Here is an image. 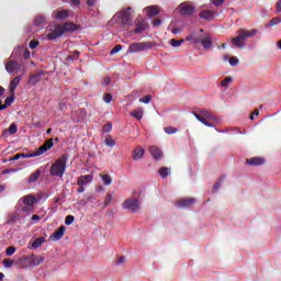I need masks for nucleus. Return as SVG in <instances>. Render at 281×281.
<instances>
[{
    "label": "nucleus",
    "mask_w": 281,
    "mask_h": 281,
    "mask_svg": "<svg viewBox=\"0 0 281 281\" xmlns=\"http://www.w3.org/2000/svg\"><path fill=\"white\" fill-rule=\"evenodd\" d=\"M71 3H74L76 7L80 5V0H71Z\"/></svg>",
    "instance_id": "338daca9"
},
{
    "label": "nucleus",
    "mask_w": 281,
    "mask_h": 281,
    "mask_svg": "<svg viewBox=\"0 0 281 281\" xmlns=\"http://www.w3.org/2000/svg\"><path fill=\"white\" fill-rule=\"evenodd\" d=\"M45 16H43V15H37L36 18H35V21H34V25L36 26V27H41V25H45Z\"/></svg>",
    "instance_id": "c756f323"
},
{
    "label": "nucleus",
    "mask_w": 281,
    "mask_h": 281,
    "mask_svg": "<svg viewBox=\"0 0 281 281\" xmlns=\"http://www.w3.org/2000/svg\"><path fill=\"white\" fill-rule=\"evenodd\" d=\"M23 159H32L33 157H38L36 151L31 153V154H21Z\"/></svg>",
    "instance_id": "49530a36"
},
{
    "label": "nucleus",
    "mask_w": 281,
    "mask_h": 281,
    "mask_svg": "<svg viewBox=\"0 0 281 281\" xmlns=\"http://www.w3.org/2000/svg\"><path fill=\"white\" fill-rule=\"evenodd\" d=\"M68 16H69V12L67 10L58 11L55 14V19H57V21H63L64 19H67Z\"/></svg>",
    "instance_id": "cd10ccee"
},
{
    "label": "nucleus",
    "mask_w": 281,
    "mask_h": 281,
    "mask_svg": "<svg viewBox=\"0 0 281 281\" xmlns=\"http://www.w3.org/2000/svg\"><path fill=\"white\" fill-rule=\"evenodd\" d=\"M43 76H45V71H40L37 74H33L30 76L29 85L36 87L41 80H43Z\"/></svg>",
    "instance_id": "9d476101"
},
{
    "label": "nucleus",
    "mask_w": 281,
    "mask_h": 281,
    "mask_svg": "<svg viewBox=\"0 0 281 281\" xmlns=\"http://www.w3.org/2000/svg\"><path fill=\"white\" fill-rule=\"evenodd\" d=\"M15 251H16V248L14 246H10L7 248L5 254H7V256H13V254H15Z\"/></svg>",
    "instance_id": "de8ad7c7"
},
{
    "label": "nucleus",
    "mask_w": 281,
    "mask_h": 281,
    "mask_svg": "<svg viewBox=\"0 0 281 281\" xmlns=\"http://www.w3.org/2000/svg\"><path fill=\"white\" fill-rule=\"evenodd\" d=\"M111 85V77H104L102 81V87H109Z\"/></svg>",
    "instance_id": "6e6d98bb"
},
{
    "label": "nucleus",
    "mask_w": 281,
    "mask_h": 281,
    "mask_svg": "<svg viewBox=\"0 0 281 281\" xmlns=\"http://www.w3.org/2000/svg\"><path fill=\"white\" fill-rule=\"evenodd\" d=\"M144 153L145 150L142 147H136L132 153L134 161H138V159H142L144 157Z\"/></svg>",
    "instance_id": "a211bd4d"
},
{
    "label": "nucleus",
    "mask_w": 281,
    "mask_h": 281,
    "mask_svg": "<svg viewBox=\"0 0 281 281\" xmlns=\"http://www.w3.org/2000/svg\"><path fill=\"white\" fill-rule=\"evenodd\" d=\"M169 170H170V169H168V167H161V168L159 169L158 172H159L161 179H166V178L170 175Z\"/></svg>",
    "instance_id": "473e14b6"
},
{
    "label": "nucleus",
    "mask_w": 281,
    "mask_h": 281,
    "mask_svg": "<svg viewBox=\"0 0 281 281\" xmlns=\"http://www.w3.org/2000/svg\"><path fill=\"white\" fill-rule=\"evenodd\" d=\"M77 192L79 194H82V192H85V186H79V188L77 189Z\"/></svg>",
    "instance_id": "e2e57ef3"
},
{
    "label": "nucleus",
    "mask_w": 281,
    "mask_h": 281,
    "mask_svg": "<svg viewBox=\"0 0 281 281\" xmlns=\"http://www.w3.org/2000/svg\"><path fill=\"white\" fill-rule=\"evenodd\" d=\"M201 115H204V120L209 124H218V117L212 114V112H209L207 110H202Z\"/></svg>",
    "instance_id": "1a4fd4ad"
},
{
    "label": "nucleus",
    "mask_w": 281,
    "mask_h": 281,
    "mask_svg": "<svg viewBox=\"0 0 281 281\" xmlns=\"http://www.w3.org/2000/svg\"><path fill=\"white\" fill-rule=\"evenodd\" d=\"M229 65L232 67H238V59H237V57H231Z\"/></svg>",
    "instance_id": "603ef678"
},
{
    "label": "nucleus",
    "mask_w": 281,
    "mask_h": 281,
    "mask_svg": "<svg viewBox=\"0 0 281 281\" xmlns=\"http://www.w3.org/2000/svg\"><path fill=\"white\" fill-rule=\"evenodd\" d=\"M258 34L257 29H252L250 31H247L246 29H239L237 31V36L233 37L231 41L234 45V47H237V49H243L245 47L244 41H247V38H254Z\"/></svg>",
    "instance_id": "f257e3e1"
},
{
    "label": "nucleus",
    "mask_w": 281,
    "mask_h": 281,
    "mask_svg": "<svg viewBox=\"0 0 281 281\" xmlns=\"http://www.w3.org/2000/svg\"><path fill=\"white\" fill-rule=\"evenodd\" d=\"M246 164L248 166H262V164H265V159L260 157H254V158L246 159Z\"/></svg>",
    "instance_id": "f3484780"
},
{
    "label": "nucleus",
    "mask_w": 281,
    "mask_h": 281,
    "mask_svg": "<svg viewBox=\"0 0 281 281\" xmlns=\"http://www.w3.org/2000/svg\"><path fill=\"white\" fill-rule=\"evenodd\" d=\"M41 175H43V170L41 169L35 170V172L29 177L27 183H36Z\"/></svg>",
    "instance_id": "4be33fe9"
},
{
    "label": "nucleus",
    "mask_w": 281,
    "mask_h": 281,
    "mask_svg": "<svg viewBox=\"0 0 281 281\" xmlns=\"http://www.w3.org/2000/svg\"><path fill=\"white\" fill-rule=\"evenodd\" d=\"M5 109H8L7 104H3V101L0 100V111H5Z\"/></svg>",
    "instance_id": "052dcab7"
},
{
    "label": "nucleus",
    "mask_w": 281,
    "mask_h": 281,
    "mask_svg": "<svg viewBox=\"0 0 281 281\" xmlns=\"http://www.w3.org/2000/svg\"><path fill=\"white\" fill-rule=\"evenodd\" d=\"M21 154H15L12 158L9 159V161H19L21 159Z\"/></svg>",
    "instance_id": "4d7b16f0"
},
{
    "label": "nucleus",
    "mask_w": 281,
    "mask_h": 281,
    "mask_svg": "<svg viewBox=\"0 0 281 281\" xmlns=\"http://www.w3.org/2000/svg\"><path fill=\"white\" fill-rule=\"evenodd\" d=\"M4 104L10 108L12 106V104H14V92H11V95L8 97L5 100H4Z\"/></svg>",
    "instance_id": "c9c22d12"
},
{
    "label": "nucleus",
    "mask_w": 281,
    "mask_h": 281,
    "mask_svg": "<svg viewBox=\"0 0 281 281\" xmlns=\"http://www.w3.org/2000/svg\"><path fill=\"white\" fill-rule=\"evenodd\" d=\"M27 260L32 267H38V265H43V262H45V258H43L42 256H36L34 254H32L27 258Z\"/></svg>",
    "instance_id": "f8f14e48"
},
{
    "label": "nucleus",
    "mask_w": 281,
    "mask_h": 281,
    "mask_svg": "<svg viewBox=\"0 0 281 281\" xmlns=\"http://www.w3.org/2000/svg\"><path fill=\"white\" fill-rule=\"evenodd\" d=\"M80 26L78 24H74L71 22H66L63 25L55 27V30L47 34V41H56V38H60L63 34L67 32H77Z\"/></svg>",
    "instance_id": "f03ea898"
},
{
    "label": "nucleus",
    "mask_w": 281,
    "mask_h": 281,
    "mask_svg": "<svg viewBox=\"0 0 281 281\" xmlns=\"http://www.w3.org/2000/svg\"><path fill=\"white\" fill-rule=\"evenodd\" d=\"M29 47H30V49H36V47H38V41L32 40V41L29 43Z\"/></svg>",
    "instance_id": "3c124183"
},
{
    "label": "nucleus",
    "mask_w": 281,
    "mask_h": 281,
    "mask_svg": "<svg viewBox=\"0 0 281 281\" xmlns=\"http://www.w3.org/2000/svg\"><path fill=\"white\" fill-rule=\"evenodd\" d=\"M103 100L105 104H111V101L113 100V95H111V93L104 94Z\"/></svg>",
    "instance_id": "8fccbe9b"
},
{
    "label": "nucleus",
    "mask_w": 281,
    "mask_h": 281,
    "mask_svg": "<svg viewBox=\"0 0 281 281\" xmlns=\"http://www.w3.org/2000/svg\"><path fill=\"white\" fill-rule=\"evenodd\" d=\"M23 203H24V205L32 206V205H34V203H36V196H34V195H25L23 198Z\"/></svg>",
    "instance_id": "393cba45"
},
{
    "label": "nucleus",
    "mask_w": 281,
    "mask_h": 281,
    "mask_svg": "<svg viewBox=\"0 0 281 281\" xmlns=\"http://www.w3.org/2000/svg\"><path fill=\"white\" fill-rule=\"evenodd\" d=\"M66 227L65 225H61L57 231H55L49 239L53 240V241H56V240H60V238H63V236H65V232H66Z\"/></svg>",
    "instance_id": "9b49d317"
},
{
    "label": "nucleus",
    "mask_w": 281,
    "mask_h": 281,
    "mask_svg": "<svg viewBox=\"0 0 281 281\" xmlns=\"http://www.w3.org/2000/svg\"><path fill=\"white\" fill-rule=\"evenodd\" d=\"M93 181V176L85 175L80 176L77 180V186H87V183H91Z\"/></svg>",
    "instance_id": "4468645a"
},
{
    "label": "nucleus",
    "mask_w": 281,
    "mask_h": 281,
    "mask_svg": "<svg viewBox=\"0 0 281 281\" xmlns=\"http://www.w3.org/2000/svg\"><path fill=\"white\" fill-rule=\"evenodd\" d=\"M150 100H153V97L150 94H147L144 98H140L139 102H142L143 104H150Z\"/></svg>",
    "instance_id": "37998d69"
},
{
    "label": "nucleus",
    "mask_w": 281,
    "mask_h": 281,
    "mask_svg": "<svg viewBox=\"0 0 281 281\" xmlns=\"http://www.w3.org/2000/svg\"><path fill=\"white\" fill-rule=\"evenodd\" d=\"M186 43V40H176V38H171L170 40V45L171 47H181V44Z\"/></svg>",
    "instance_id": "2f4dec72"
},
{
    "label": "nucleus",
    "mask_w": 281,
    "mask_h": 281,
    "mask_svg": "<svg viewBox=\"0 0 281 281\" xmlns=\"http://www.w3.org/2000/svg\"><path fill=\"white\" fill-rule=\"evenodd\" d=\"M147 16L153 18V16H157V14H159L160 10L159 7H147Z\"/></svg>",
    "instance_id": "5701e85b"
},
{
    "label": "nucleus",
    "mask_w": 281,
    "mask_h": 281,
    "mask_svg": "<svg viewBox=\"0 0 281 281\" xmlns=\"http://www.w3.org/2000/svg\"><path fill=\"white\" fill-rule=\"evenodd\" d=\"M74 221H76V217H74V215H67L65 218V224L71 225V223H74Z\"/></svg>",
    "instance_id": "09e8293b"
},
{
    "label": "nucleus",
    "mask_w": 281,
    "mask_h": 281,
    "mask_svg": "<svg viewBox=\"0 0 281 281\" xmlns=\"http://www.w3.org/2000/svg\"><path fill=\"white\" fill-rule=\"evenodd\" d=\"M2 265L5 269H10V267H12V265H14V260L13 259H4L2 261Z\"/></svg>",
    "instance_id": "a19ab883"
},
{
    "label": "nucleus",
    "mask_w": 281,
    "mask_h": 281,
    "mask_svg": "<svg viewBox=\"0 0 281 281\" xmlns=\"http://www.w3.org/2000/svg\"><path fill=\"white\" fill-rule=\"evenodd\" d=\"M178 8L182 16H191V14H194V10H195L194 5L188 2L180 3Z\"/></svg>",
    "instance_id": "0eeeda50"
},
{
    "label": "nucleus",
    "mask_w": 281,
    "mask_h": 281,
    "mask_svg": "<svg viewBox=\"0 0 281 281\" xmlns=\"http://www.w3.org/2000/svg\"><path fill=\"white\" fill-rule=\"evenodd\" d=\"M153 48V44L150 43H144V42H140V43H132L130 46H128V53L130 54H137L139 52H148V49H151Z\"/></svg>",
    "instance_id": "39448f33"
},
{
    "label": "nucleus",
    "mask_w": 281,
    "mask_h": 281,
    "mask_svg": "<svg viewBox=\"0 0 281 281\" xmlns=\"http://www.w3.org/2000/svg\"><path fill=\"white\" fill-rule=\"evenodd\" d=\"M100 178L102 179L104 186H111L113 181V179H111V176L109 175H100Z\"/></svg>",
    "instance_id": "7c9ffc66"
},
{
    "label": "nucleus",
    "mask_w": 281,
    "mask_h": 281,
    "mask_svg": "<svg viewBox=\"0 0 281 281\" xmlns=\"http://www.w3.org/2000/svg\"><path fill=\"white\" fill-rule=\"evenodd\" d=\"M119 52H122V45L120 44L112 48V50L110 52V55L114 56V54H119Z\"/></svg>",
    "instance_id": "a18cd8bd"
},
{
    "label": "nucleus",
    "mask_w": 281,
    "mask_h": 281,
    "mask_svg": "<svg viewBox=\"0 0 281 281\" xmlns=\"http://www.w3.org/2000/svg\"><path fill=\"white\" fill-rule=\"evenodd\" d=\"M80 58V52L74 50L70 56H68V60H78Z\"/></svg>",
    "instance_id": "79ce46f5"
},
{
    "label": "nucleus",
    "mask_w": 281,
    "mask_h": 281,
    "mask_svg": "<svg viewBox=\"0 0 281 281\" xmlns=\"http://www.w3.org/2000/svg\"><path fill=\"white\" fill-rule=\"evenodd\" d=\"M31 221H41V216L35 214V215L32 216Z\"/></svg>",
    "instance_id": "69168bd1"
},
{
    "label": "nucleus",
    "mask_w": 281,
    "mask_h": 281,
    "mask_svg": "<svg viewBox=\"0 0 281 281\" xmlns=\"http://www.w3.org/2000/svg\"><path fill=\"white\" fill-rule=\"evenodd\" d=\"M11 172H16V169H4L2 175H10Z\"/></svg>",
    "instance_id": "bf43d9fd"
},
{
    "label": "nucleus",
    "mask_w": 281,
    "mask_h": 281,
    "mask_svg": "<svg viewBox=\"0 0 281 281\" xmlns=\"http://www.w3.org/2000/svg\"><path fill=\"white\" fill-rule=\"evenodd\" d=\"M123 210H130V212H133L135 214V212H139V200L137 199H127L123 202L122 204Z\"/></svg>",
    "instance_id": "423d86ee"
},
{
    "label": "nucleus",
    "mask_w": 281,
    "mask_h": 281,
    "mask_svg": "<svg viewBox=\"0 0 281 281\" xmlns=\"http://www.w3.org/2000/svg\"><path fill=\"white\" fill-rule=\"evenodd\" d=\"M225 181V177L220 178L213 186V192H218V189L221 186H223V182Z\"/></svg>",
    "instance_id": "72a5a7b5"
},
{
    "label": "nucleus",
    "mask_w": 281,
    "mask_h": 281,
    "mask_svg": "<svg viewBox=\"0 0 281 281\" xmlns=\"http://www.w3.org/2000/svg\"><path fill=\"white\" fill-rule=\"evenodd\" d=\"M212 3L215 8H221L225 3V0H212Z\"/></svg>",
    "instance_id": "864d4df0"
},
{
    "label": "nucleus",
    "mask_w": 281,
    "mask_h": 281,
    "mask_svg": "<svg viewBox=\"0 0 281 281\" xmlns=\"http://www.w3.org/2000/svg\"><path fill=\"white\" fill-rule=\"evenodd\" d=\"M277 10L278 12H281V0L277 3Z\"/></svg>",
    "instance_id": "774afa93"
},
{
    "label": "nucleus",
    "mask_w": 281,
    "mask_h": 281,
    "mask_svg": "<svg viewBox=\"0 0 281 281\" xmlns=\"http://www.w3.org/2000/svg\"><path fill=\"white\" fill-rule=\"evenodd\" d=\"M153 25L154 27H159V25H161V19L154 20Z\"/></svg>",
    "instance_id": "13d9d810"
},
{
    "label": "nucleus",
    "mask_w": 281,
    "mask_h": 281,
    "mask_svg": "<svg viewBox=\"0 0 281 281\" xmlns=\"http://www.w3.org/2000/svg\"><path fill=\"white\" fill-rule=\"evenodd\" d=\"M131 10L132 8L127 7L121 12L115 13L113 16L114 21H120L122 25H131V23H133V20L131 19Z\"/></svg>",
    "instance_id": "20e7f679"
},
{
    "label": "nucleus",
    "mask_w": 281,
    "mask_h": 281,
    "mask_svg": "<svg viewBox=\"0 0 281 281\" xmlns=\"http://www.w3.org/2000/svg\"><path fill=\"white\" fill-rule=\"evenodd\" d=\"M148 27V22L146 20H142L136 23V26L134 29V34H142V32L146 31Z\"/></svg>",
    "instance_id": "ddd939ff"
},
{
    "label": "nucleus",
    "mask_w": 281,
    "mask_h": 281,
    "mask_svg": "<svg viewBox=\"0 0 281 281\" xmlns=\"http://www.w3.org/2000/svg\"><path fill=\"white\" fill-rule=\"evenodd\" d=\"M21 80H23L22 76H16L13 78L10 82V93H14L16 91V87L21 83Z\"/></svg>",
    "instance_id": "dca6fc26"
},
{
    "label": "nucleus",
    "mask_w": 281,
    "mask_h": 281,
    "mask_svg": "<svg viewBox=\"0 0 281 281\" xmlns=\"http://www.w3.org/2000/svg\"><path fill=\"white\" fill-rule=\"evenodd\" d=\"M19 131V127L12 123L10 126H9V135H15V133Z\"/></svg>",
    "instance_id": "c03bdc74"
},
{
    "label": "nucleus",
    "mask_w": 281,
    "mask_h": 281,
    "mask_svg": "<svg viewBox=\"0 0 281 281\" xmlns=\"http://www.w3.org/2000/svg\"><path fill=\"white\" fill-rule=\"evenodd\" d=\"M200 19H203L204 21H212V19H214V11H210V10L201 11Z\"/></svg>",
    "instance_id": "6ab92c4d"
},
{
    "label": "nucleus",
    "mask_w": 281,
    "mask_h": 281,
    "mask_svg": "<svg viewBox=\"0 0 281 281\" xmlns=\"http://www.w3.org/2000/svg\"><path fill=\"white\" fill-rule=\"evenodd\" d=\"M112 130H113V125L111 123H108L103 126L104 133H111Z\"/></svg>",
    "instance_id": "5fc2aeb1"
},
{
    "label": "nucleus",
    "mask_w": 281,
    "mask_h": 281,
    "mask_svg": "<svg viewBox=\"0 0 281 281\" xmlns=\"http://www.w3.org/2000/svg\"><path fill=\"white\" fill-rule=\"evenodd\" d=\"M69 156L67 154L61 155L55 162L50 166V177H58L63 179L65 170L67 169V160Z\"/></svg>",
    "instance_id": "7ed1b4c3"
},
{
    "label": "nucleus",
    "mask_w": 281,
    "mask_h": 281,
    "mask_svg": "<svg viewBox=\"0 0 281 281\" xmlns=\"http://www.w3.org/2000/svg\"><path fill=\"white\" fill-rule=\"evenodd\" d=\"M19 67V63H16V60H9L5 64V70L8 71V74H14V70Z\"/></svg>",
    "instance_id": "aec40b11"
},
{
    "label": "nucleus",
    "mask_w": 281,
    "mask_h": 281,
    "mask_svg": "<svg viewBox=\"0 0 281 281\" xmlns=\"http://www.w3.org/2000/svg\"><path fill=\"white\" fill-rule=\"evenodd\" d=\"M113 203V194L106 193L104 199V207H108V205H111Z\"/></svg>",
    "instance_id": "4c0bfd02"
},
{
    "label": "nucleus",
    "mask_w": 281,
    "mask_h": 281,
    "mask_svg": "<svg viewBox=\"0 0 281 281\" xmlns=\"http://www.w3.org/2000/svg\"><path fill=\"white\" fill-rule=\"evenodd\" d=\"M54 147V138L47 139L40 148L35 150V154L37 157H41V155H45L47 150H50Z\"/></svg>",
    "instance_id": "6e6552de"
},
{
    "label": "nucleus",
    "mask_w": 281,
    "mask_h": 281,
    "mask_svg": "<svg viewBox=\"0 0 281 281\" xmlns=\"http://www.w3.org/2000/svg\"><path fill=\"white\" fill-rule=\"evenodd\" d=\"M124 262V257H119V259L116 260V265H123Z\"/></svg>",
    "instance_id": "0e129e2a"
},
{
    "label": "nucleus",
    "mask_w": 281,
    "mask_h": 281,
    "mask_svg": "<svg viewBox=\"0 0 281 281\" xmlns=\"http://www.w3.org/2000/svg\"><path fill=\"white\" fill-rule=\"evenodd\" d=\"M131 116L135 117V120H138V122L144 117V110L137 109L131 112Z\"/></svg>",
    "instance_id": "a878e982"
},
{
    "label": "nucleus",
    "mask_w": 281,
    "mask_h": 281,
    "mask_svg": "<svg viewBox=\"0 0 281 281\" xmlns=\"http://www.w3.org/2000/svg\"><path fill=\"white\" fill-rule=\"evenodd\" d=\"M164 131L167 135H175V133H179V130L172 126L165 127Z\"/></svg>",
    "instance_id": "f704fd0d"
},
{
    "label": "nucleus",
    "mask_w": 281,
    "mask_h": 281,
    "mask_svg": "<svg viewBox=\"0 0 281 281\" xmlns=\"http://www.w3.org/2000/svg\"><path fill=\"white\" fill-rule=\"evenodd\" d=\"M43 243H47V240L45 239V237H37V238L32 243L33 249H38V247H41V246L43 245Z\"/></svg>",
    "instance_id": "bb28decb"
},
{
    "label": "nucleus",
    "mask_w": 281,
    "mask_h": 281,
    "mask_svg": "<svg viewBox=\"0 0 281 281\" xmlns=\"http://www.w3.org/2000/svg\"><path fill=\"white\" fill-rule=\"evenodd\" d=\"M194 117H196V120L199 122H201V124H204V126H207L209 128H213L214 127V124L209 123L207 121H205V117H204L203 114L201 115V114L194 113Z\"/></svg>",
    "instance_id": "b1692460"
},
{
    "label": "nucleus",
    "mask_w": 281,
    "mask_h": 281,
    "mask_svg": "<svg viewBox=\"0 0 281 281\" xmlns=\"http://www.w3.org/2000/svg\"><path fill=\"white\" fill-rule=\"evenodd\" d=\"M196 200L190 198V199H183L177 202L178 207H192L194 205Z\"/></svg>",
    "instance_id": "2eb2a0df"
},
{
    "label": "nucleus",
    "mask_w": 281,
    "mask_h": 281,
    "mask_svg": "<svg viewBox=\"0 0 281 281\" xmlns=\"http://www.w3.org/2000/svg\"><path fill=\"white\" fill-rule=\"evenodd\" d=\"M279 23H281V19L273 18L272 20L269 21V23L267 24V27H274V25H279Z\"/></svg>",
    "instance_id": "e433bc0d"
},
{
    "label": "nucleus",
    "mask_w": 281,
    "mask_h": 281,
    "mask_svg": "<svg viewBox=\"0 0 281 281\" xmlns=\"http://www.w3.org/2000/svg\"><path fill=\"white\" fill-rule=\"evenodd\" d=\"M233 78L232 77H226L222 82V87H224L225 89H227L229 87V82H233Z\"/></svg>",
    "instance_id": "ea45409f"
},
{
    "label": "nucleus",
    "mask_w": 281,
    "mask_h": 281,
    "mask_svg": "<svg viewBox=\"0 0 281 281\" xmlns=\"http://www.w3.org/2000/svg\"><path fill=\"white\" fill-rule=\"evenodd\" d=\"M87 5L93 8V5H95V0H87Z\"/></svg>",
    "instance_id": "680f3d73"
},
{
    "label": "nucleus",
    "mask_w": 281,
    "mask_h": 281,
    "mask_svg": "<svg viewBox=\"0 0 281 281\" xmlns=\"http://www.w3.org/2000/svg\"><path fill=\"white\" fill-rule=\"evenodd\" d=\"M201 45L204 49H210V47H212V37H205L204 40H201Z\"/></svg>",
    "instance_id": "c85d7f7f"
},
{
    "label": "nucleus",
    "mask_w": 281,
    "mask_h": 281,
    "mask_svg": "<svg viewBox=\"0 0 281 281\" xmlns=\"http://www.w3.org/2000/svg\"><path fill=\"white\" fill-rule=\"evenodd\" d=\"M149 153L150 155L154 157V159H161L162 157V153H161V149L155 147V146H150L149 147Z\"/></svg>",
    "instance_id": "412c9836"
},
{
    "label": "nucleus",
    "mask_w": 281,
    "mask_h": 281,
    "mask_svg": "<svg viewBox=\"0 0 281 281\" xmlns=\"http://www.w3.org/2000/svg\"><path fill=\"white\" fill-rule=\"evenodd\" d=\"M105 146H109V148H113L115 146V140L111 138V136L105 137Z\"/></svg>",
    "instance_id": "58836bf2"
}]
</instances>
